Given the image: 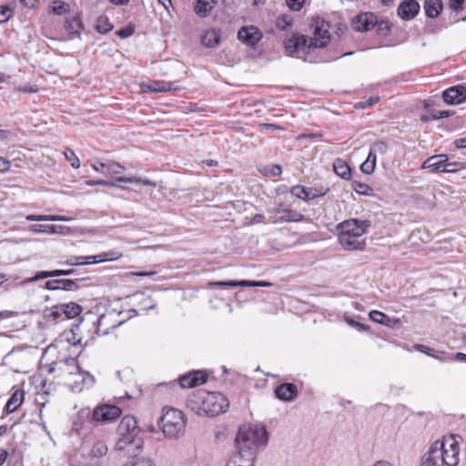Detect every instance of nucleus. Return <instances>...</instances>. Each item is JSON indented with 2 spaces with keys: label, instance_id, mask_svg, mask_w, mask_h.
<instances>
[{
  "label": "nucleus",
  "instance_id": "obj_45",
  "mask_svg": "<svg viewBox=\"0 0 466 466\" xmlns=\"http://www.w3.org/2000/svg\"><path fill=\"white\" fill-rule=\"evenodd\" d=\"M370 149L377 155H385L388 152L389 146L384 141H377L371 145Z\"/></svg>",
  "mask_w": 466,
  "mask_h": 466
},
{
  "label": "nucleus",
  "instance_id": "obj_61",
  "mask_svg": "<svg viewBox=\"0 0 466 466\" xmlns=\"http://www.w3.org/2000/svg\"><path fill=\"white\" fill-rule=\"evenodd\" d=\"M11 167L10 161L5 159V157H0V172H5L9 170Z\"/></svg>",
  "mask_w": 466,
  "mask_h": 466
},
{
  "label": "nucleus",
  "instance_id": "obj_59",
  "mask_svg": "<svg viewBox=\"0 0 466 466\" xmlns=\"http://www.w3.org/2000/svg\"><path fill=\"white\" fill-rule=\"evenodd\" d=\"M458 163L456 162H449V159L446 160V162L444 163V167L446 168L443 172H456L459 168H458Z\"/></svg>",
  "mask_w": 466,
  "mask_h": 466
},
{
  "label": "nucleus",
  "instance_id": "obj_9",
  "mask_svg": "<svg viewBox=\"0 0 466 466\" xmlns=\"http://www.w3.org/2000/svg\"><path fill=\"white\" fill-rule=\"evenodd\" d=\"M284 46L289 55L307 53L310 50L308 46V37L299 33H292L291 35L287 36L284 40Z\"/></svg>",
  "mask_w": 466,
  "mask_h": 466
},
{
  "label": "nucleus",
  "instance_id": "obj_63",
  "mask_svg": "<svg viewBox=\"0 0 466 466\" xmlns=\"http://www.w3.org/2000/svg\"><path fill=\"white\" fill-rule=\"evenodd\" d=\"M81 26V23L80 21L77 19V18H73L69 25H68V27L72 30V31H75V32H77L78 28Z\"/></svg>",
  "mask_w": 466,
  "mask_h": 466
},
{
  "label": "nucleus",
  "instance_id": "obj_43",
  "mask_svg": "<svg viewBox=\"0 0 466 466\" xmlns=\"http://www.w3.org/2000/svg\"><path fill=\"white\" fill-rule=\"evenodd\" d=\"M415 349L419 350L421 353H424L428 356H431L434 359L441 360V354H443L444 352H440L435 350L432 348H430L428 346L422 345V344H416Z\"/></svg>",
  "mask_w": 466,
  "mask_h": 466
},
{
  "label": "nucleus",
  "instance_id": "obj_4",
  "mask_svg": "<svg viewBox=\"0 0 466 466\" xmlns=\"http://www.w3.org/2000/svg\"><path fill=\"white\" fill-rule=\"evenodd\" d=\"M370 226L369 220L349 219L338 226L339 241L344 249L363 250L366 243L360 237Z\"/></svg>",
  "mask_w": 466,
  "mask_h": 466
},
{
  "label": "nucleus",
  "instance_id": "obj_23",
  "mask_svg": "<svg viewBox=\"0 0 466 466\" xmlns=\"http://www.w3.org/2000/svg\"><path fill=\"white\" fill-rule=\"evenodd\" d=\"M448 160L446 155H435L428 157L422 164V168H431L435 172H443L446 168L444 163Z\"/></svg>",
  "mask_w": 466,
  "mask_h": 466
},
{
  "label": "nucleus",
  "instance_id": "obj_8",
  "mask_svg": "<svg viewBox=\"0 0 466 466\" xmlns=\"http://www.w3.org/2000/svg\"><path fill=\"white\" fill-rule=\"evenodd\" d=\"M143 440L140 436L127 434L120 437L116 443V450L126 457H137L142 451Z\"/></svg>",
  "mask_w": 466,
  "mask_h": 466
},
{
  "label": "nucleus",
  "instance_id": "obj_21",
  "mask_svg": "<svg viewBox=\"0 0 466 466\" xmlns=\"http://www.w3.org/2000/svg\"><path fill=\"white\" fill-rule=\"evenodd\" d=\"M74 273H75V269L74 268H70V269H55V270H51V271L43 270V271L37 272L34 277L25 279L22 283L25 285V284L31 283V282H34V281H37L39 279H46V278L60 277V276H69V275H72Z\"/></svg>",
  "mask_w": 466,
  "mask_h": 466
},
{
  "label": "nucleus",
  "instance_id": "obj_49",
  "mask_svg": "<svg viewBox=\"0 0 466 466\" xmlns=\"http://www.w3.org/2000/svg\"><path fill=\"white\" fill-rule=\"evenodd\" d=\"M53 13L58 15L65 14L68 10V5L64 2H55L52 6Z\"/></svg>",
  "mask_w": 466,
  "mask_h": 466
},
{
  "label": "nucleus",
  "instance_id": "obj_53",
  "mask_svg": "<svg viewBox=\"0 0 466 466\" xmlns=\"http://www.w3.org/2000/svg\"><path fill=\"white\" fill-rule=\"evenodd\" d=\"M465 0H450L449 6L454 12L459 13L463 10V4Z\"/></svg>",
  "mask_w": 466,
  "mask_h": 466
},
{
  "label": "nucleus",
  "instance_id": "obj_27",
  "mask_svg": "<svg viewBox=\"0 0 466 466\" xmlns=\"http://www.w3.org/2000/svg\"><path fill=\"white\" fill-rule=\"evenodd\" d=\"M220 41V31L217 29H211L207 31L201 37L202 44L208 48H213L219 44Z\"/></svg>",
  "mask_w": 466,
  "mask_h": 466
},
{
  "label": "nucleus",
  "instance_id": "obj_51",
  "mask_svg": "<svg viewBox=\"0 0 466 466\" xmlns=\"http://www.w3.org/2000/svg\"><path fill=\"white\" fill-rule=\"evenodd\" d=\"M306 0H286L288 7L292 11H299Z\"/></svg>",
  "mask_w": 466,
  "mask_h": 466
},
{
  "label": "nucleus",
  "instance_id": "obj_34",
  "mask_svg": "<svg viewBox=\"0 0 466 466\" xmlns=\"http://www.w3.org/2000/svg\"><path fill=\"white\" fill-rule=\"evenodd\" d=\"M280 214L279 220L286 222H299L304 219V216L291 209H282L279 211Z\"/></svg>",
  "mask_w": 466,
  "mask_h": 466
},
{
  "label": "nucleus",
  "instance_id": "obj_5",
  "mask_svg": "<svg viewBox=\"0 0 466 466\" xmlns=\"http://www.w3.org/2000/svg\"><path fill=\"white\" fill-rule=\"evenodd\" d=\"M186 423L185 415L180 410L172 407L163 408L158 424L166 437L173 439L183 434Z\"/></svg>",
  "mask_w": 466,
  "mask_h": 466
},
{
  "label": "nucleus",
  "instance_id": "obj_10",
  "mask_svg": "<svg viewBox=\"0 0 466 466\" xmlns=\"http://www.w3.org/2000/svg\"><path fill=\"white\" fill-rule=\"evenodd\" d=\"M442 99L448 105H460L466 101V87L458 85L442 92Z\"/></svg>",
  "mask_w": 466,
  "mask_h": 466
},
{
  "label": "nucleus",
  "instance_id": "obj_13",
  "mask_svg": "<svg viewBox=\"0 0 466 466\" xmlns=\"http://www.w3.org/2000/svg\"><path fill=\"white\" fill-rule=\"evenodd\" d=\"M208 380V375L202 370H194L187 374H184L179 378V384L181 388H193L205 383Z\"/></svg>",
  "mask_w": 466,
  "mask_h": 466
},
{
  "label": "nucleus",
  "instance_id": "obj_56",
  "mask_svg": "<svg viewBox=\"0 0 466 466\" xmlns=\"http://www.w3.org/2000/svg\"><path fill=\"white\" fill-rule=\"evenodd\" d=\"M44 288L48 290H57L60 289V284L58 279H51L45 283Z\"/></svg>",
  "mask_w": 466,
  "mask_h": 466
},
{
  "label": "nucleus",
  "instance_id": "obj_42",
  "mask_svg": "<svg viewBox=\"0 0 466 466\" xmlns=\"http://www.w3.org/2000/svg\"><path fill=\"white\" fill-rule=\"evenodd\" d=\"M62 309H63L62 304H59V305H56V306L51 308L46 313V319H51V320L63 319L64 313H63V310H60Z\"/></svg>",
  "mask_w": 466,
  "mask_h": 466
},
{
  "label": "nucleus",
  "instance_id": "obj_30",
  "mask_svg": "<svg viewBox=\"0 0 466 466\" xmlns=\"http://www.w3.org/2000/svg\"><path fill=\"white\" fill-rule=\"evenodd\" d=\"M27 221H71L73 218L66 216L58 215H34L30 214L25 217Z\"/></svg>",
  "mask_w": 466,
  "mask_h": 466
},
{
  "label": "nucleus",
  "instance_id": "obj_57",
  "mask_svg": "<svg viewBox=\"0 0 466 466\" xmlns=\"http://www.w3.org/2000/svg\"><path fill=\"white\" fill-rule=\"evenodd\" d=\"M259 128L261 130L267 129L270 131H279L283 130V127L277 125V124H271V123H263L259 125Z\"/></svg>",
  "mask_w": 466,
  "mask_h": 466
},
{
  "label": "nucleus",
  "instance_id": "obj_48",
  "mask_svg": "<svg viewBox=\"0 0 466 466\" xmlns=\"http://www.w3.org/2000/svg\"><path fill=\"white\" fill-rule=\"evenodd\" d=\"M454 114V111L450 110H441V111H434L430 114V117L431 120H440L442 118L449 117Z\"/></svg>",
  "mask_w": 466,
  "mask_h": 466
},
{
  "label": "nucleus",
  "instance_id": "obj_62",
  "mask_svg": "<svg viewBox=\"0 0 466 466\" xmlns=\"http://www.w3.org/2000/svg\"><path fill=\"white\" fill-rule=\"evenodd\" d=\"M144 301L146 302L142 308L144 310L152 309L156 307V303L152 301L150 297L144 298Z\"/></svg>",
  "mask_w": 466,
  "mask_h": 466
},
{
  "label": "nucleus",
  "instance_id": "obj_41",
  "mask_svg": "<svg viewBox=\"0 0 466 466\" xmlns=\"http://www.w3.org/2000/svg\"><path fill=\"white\" fill-rule=\"evenodd\" d=\"M293 24V18L289 15H283L277 18L276 26L278 29L284 31L291 27Z\"/></svg>",
  "mask_w": 466,
  "mask_h": 466
},
{
  "label": "nucleus",
  "instance_id": "obj_6",
  "mask_svg": "<svg viewBox=\"0 0 466 466\" xmlns=\"http://www.w3.org/2000/svg\"><path fill=\"white\" fill-rule=\"evenodd\" d=\"M313 35L308 39L309 49L323 48L330 41L329 25L319 18H315L311 23Z\"/></svg>",
  "mask_w": 466,
  "mask_h": 466
},
{
  "label": "nucleus",
  "instance_id": "obj_38",
  "mask_svg": "<svg viewBox=\"0 0 466 466\" xmlns=\"http://www.w3.org/2000/svg\"><path fill=\"white\" fill-rule=\"evenodd\" d=\"M107 446L105 441H96L91 450V455L95 458H100L106 454Z\"/></svg>",
  "mask_w": 466,
  "mask_h": 466
},
{
  "label": "nucleus",
  "instance_id": "obj_15",
  "mask_svg": "<svg viewBox=\"0 0 466 466\" xmlns=\"http://www.w3.org/2000/svg\"><path fill=\"white\" fill-rule=\"evenodd\" d=\"M420 11V5L416 0L402 1L397 10L398 15L403 20L413 19Z\"/></svg>",
  "mask_w": 466,
  "mask_h": 466
},
{
  "label": "nucleus",
  "instance_id": "obj_36",
  "mask_svg": "<svg viewBox=\"0 0 466 466\" xmlns=\"http://www.w3.org/2000/svg\"><path fill=\"white\" fill-rule=\"evenodd\" d=\"M370 318L372 321L390 327L391 323L390 318L386 314L379 310H371L370 312Z\"/></svg>",
  "mask_w": 466,
  "mask_h": 466
},
{
  "label": "nucleus",
  "instance_id": "obj_22",
  "mask_svg": "<svg viewBox=\"0 0 466 466\" xmlns=\"http://www.w3.org/2000/svg\"><path fill=\"white\" fill-rule=\"evenodd\" d=\"M29 230L33 233H50V234H62L66 235L70 233V228L66 226L58 225H44L35 224L29 227Z\"/></svg>",
  "mask_w": 466,
  "mask_h": 466
},
{
  "label": "nucleus",
  "instance_id": "obj_33",
  "mask_svg": "<svg viewBox=\"0 0 466 466\" xmlns=\"http://www.w3.org/2000/svg\"><path fill=\"white\" fill-rule=\"evenodd\" d=\"M290 193L292 196L309 201L310 199L316 198V194H311V191H309L305 187L297 185L290 188Z\"/></svg>",
  "mask_w": 466,
  "mask_h": 466
},
{
  "label": "nucleus",
  "instance_id": "obj_18",
  "mask_svg": "<svg viewBox=\"0 0 466 466\" xmlns=\"http://www.w3.org/2000/svg\"><path fill=\"white\" fill-rule=\"evenodd\" d=\"M118 432L121 437L127 434L139 436L140 431L136 419L133 416L124 417L118 425Z\"/></svg>",
  "mask_w": 466,
  "mask_h": 466
},
{
  "label": "nucleus",
  "instance_id": "obj_58",
  "mask_svg": "<svg viewBox=\"0 0 466 466\" xmlns=\"http://www.w3.org/2000/svg\"><path fill=\"white\" fill-rule=\"evenodd\" d=\"M346 322L350 325L351 327H354L360 330H367L368 327L359 321H356L350 318H346Z\"/></svg>",
  "mask_w": 466,
  "mask_h": 466
},
{
  "label": "nucleus",
  "instance_id": "obj_35",
  "mask_svg": "<svg viewBox=\"0 0 466 466\" xmlns=\"http://www.w3.org/2000/svg\"><path fill=\"white\" fill-rule=\"evenodd\" d=\"M116 181L122 182V183L142 184L144 186H148V187H157L156 182L147 179V178H141L139 177H116Z\"/></svg>",
  "mask_w": 466,
  "mask_h": 466
},
{
  "label": "nucleus",
  "instance_id": "obj_3",
  "mask_svg": "<svg viewBox=\"0 0 466 466\" xmlns=\"http://www.w3.org/2000/svg\"><path fill=\"white\" fill-rule=\"evenodd\" d=\"M229 402L222 393L199 390L187 400V407L199 416L214 417L227 411Z\"/></svg>",
  "mask_w": 466,
  "mask_h": 466
},
{
  "label": "nucleus",
  "instance_id": "obj_54",
  "mask_svg": "<svg viewBox=\"0 0 466 466\" xmlns=\"http://www.w3.org/2000/svg\"><path fill=\"white\" fill-rule=\"evenodd\" d=\"M135 32V29L133 26H127V27H124V28H121L119 29L117 32H116V35L120 37V38H127V37H129L131 36Z\"/></svg>",
  "mask_w": 466,
  "mask_h": 466
},
{
  "label": "nucleus",
  "instance_id": "obj_47",
  "mask_svg": "<svg viewBox=\"0 0 466 466\" xmlns=\"http://www.w3.org/2000/svg\"><path fill=\"white\" fill-rule=\"evenodd\" d=\"M60 289L63 290H76L77 289V280L73 279H58Z\"/></svg>",
  "mask_w": 466,
  "mask_h": 466
},
{
  "label": "nucleus",
  "instance_id": "obj_55",
  "mask_svg": "<svg viewBox=\"0 0 466 466\" xmlns=\"http://www.w3.org/2000/svg\"><path fill=\"white\" fill-rule=\"evenodd\" d=\"M376 166L373 163H370V161H364L361 166L360 169L363 173L367 175H370L374 172Z\"/></svg>",
  "mask_w": 466,
  "mask_h": 466
},
{
  "label": "nucleus",
  "instance_id": "obj_37",
  "mask_svg": "<svg viewBox=\"0 0 466 466\" xmlns=\"http://www.w3.org/2000/svg\"><path fill=\"white\" fill-rule=\"evenodd\" d=\"M62 342H67L68 344L72 346H76L81 342V338H76L75 332L71 329L68 331L63 332L60 337L59 340Z\"/></svg>",
  "mask_w": 466,
  "mask_h": 466
},
{
  "label": "nucleus",
  "instance_id": "obj_12",
  "mask_svg": "<svg viewBox=\"0 0 466 466\" xmlns=\"http://www.w3.org/2000/svg\"><path fill=\"white\" fill-rule=\"evenodd\" d=\"M377 24V16L373 13H362L352 19V28L358 32L369 31Z\"/></svg>",
  "mask_w": 466,
  "mask_h": 466
},
{
  "label": "nucleus",
  "instance_id": "obj_2",
  "mask_svg": "<svg viewBox=\"0 0 466 466\" xmlns=\"http://www.w3.org/2000/svg\"><path fill=\"white\" fill-rule=\"evenodd\" d=\"M460 446L453 435L434 441L425 454L420 466H457Z\"/></svg>",
  "mask_w": 466,
  "mask_h": 466
},
{
  "label": "nucleus",
  "instance_id": "obj_26",
  "mask_svg": "<svg viewBox=\"0 0 466 466\" xmlns=\"http://www.w3.org/2000/svg\"><path fill=\"white\" fill-rule=\"evenodd\" d=\"M442 6L441 0H425L423 7L428 17L436 18L440 15Z\"/></svg>",
  "mask_w": 466,
  "mask_h": 466
},
{
  "label": "nucleus",
  "instance_id": "obj_40",
  "mask_svg": "<svg viewBox=\"0 0 466 466\" xmlns=\"http://www.w3.org/2000/svg\"><path fill=\"white\" fill-rule=\"evenodd\" d=\"M96 28L100 34H106L113 29V25L106 17L100 16L96 20Z\"/></svg>",
  "mask_w": 466,
  "mask_h": 466
},
{
  "label": "nucleus",
  "instance_id": "obj_64",
  "mask_svg": "<svg viewBox=\"0 0 466 466\" xmlns=\"http://www.w3.org/2000/svg\"><path fill=\"white\" fill-rule=\"evenodd\" d=\"M457 148H466V137H461L454 141Z\"/></svg>",
  "mask_w": 466,
  "mask_h": 466
},
{
  "label": "nucleus",
  "instance_id": "obj_39",
  "mask_svg": "<svg viewBox=\"0 0 466 466\" xmlns=\"http://www.w3.org/2000/svg\"><path fill=\"white\" fill-rule=\"evenodd\" d=\"M352 188L360 195L371 196L373 195V189L367 184L359 181H353Z\"/></svg>",
  "mask_w": 466,
  "mask_h": 466
},
{
  "label": "nucleus",
  "instance_id": "obj_16",
  "mask_svg": "<svg viewBox=\"0 0 466 466\" xmlns=\"http://www.w3.org/2000/svg\"><path fill=\"white\" fill-rule=\"evenodd\" d=\"M209 286L214 287H269L271 283L266 281H252V280H229V281H213L208 283Z\"/></svg>",
  "mask_w": 466,
  "mask_h": 466
},
{
  "label": "nucleus",
  "instance_id": "obj_1",
  "mask_svg": "<svg viewBox=\"0 0 466 466\" xmlns=\"http://www.w3.org/2000/svg\"><path fill=\"white\" fill-rule=\"evenodd\" d=\"M264 426L243 425L235 439L236 451L227 462V466H254L257 452L268 443Z\"/></svg>",
  "mask_w": 466,
  "mask_h": 466
},
{
  "label": "nucleus",
  "instance_id": "obj_24",
  "mask_svg": "<svg viewBox=\"0 0 466 466\" xmlns=\"http://www.w3.org/2000/svg\"><path fill=\"white\" fill-rule=\"evenodd\" d=\"M142 88L145 92H167L178 89L175 83L166 81H155L150 85H143Z\"/></svg>",
  "mask_w": 466,
  "mask_h": 466
},
{
  "label": "nucleus",
  "instance_id": "obj_31",
  "mask_svg": "<svg viewBox=\"0 0 466 466\" xmlns=\"http://www.w3.org/2000/svg\"><path fill=\"white\" fill-rule=\"evenodd\" d=\"M334 172L343 179L350 178V167L342 159L337 158L333 163Z\"/></svg>",
  "mask_w": 466,
  "mask_h": 466
},
{
  "label": "nucleus",
  "instance_id": "obj_28",
  "mask_svg": "<svg viewBox=\"0 0 466 466\" xmlns=\"http://www.w3.org/2000/svg\"><path fill=\"white\" fill-rule=\"evenodd\" d=\"M216 0H197L195 5V12L201 17H206L208 13L215 7Z\"/></svg>",
  "mask_w": 466,
  "mask_h": 466
},
{
  "label": "nucleus",
  "instance_id": "obj_7",
  "mask_svg": "<svg viewBox=\"0 0 466 466\" xmlns=\"http://www.w3.org/2000/svg\"><path fill=\"white\" fill-rule=\"evenodd\" d=\"M122 257V254L117 251L103 252L94 256H71L66 260V265L78 266V265H91L106 261H114Z\"/></svg>",
  "mask_w": 466,
  "mask_h": 466
},
{
  "label": "nucleus",
  "instance_id": "obj_11",
  "mask_svg": "<svg viewBox=\"0 0 466 466\" xmlns=\"http://www.w3.org/2000/svg\"><path fill=\"white\" fill-rule=\"evenodd\" d=\"M122 411L115 405H104L97 407L93 411V419L96 421H110L120 417Z\"/></svg>",
  "mask_w": 466,
  "mask_h": 466
},
{
  "label": "nucleus",
  "instance_id": "obj_44",
  "mask_svg": "<svg viewBox=\"0 0 466 466\" xmlns=\"http://www.w3.org/2000/svg\"><path fill=\"white\" fill-rule=\"evenodd\" d=\"M64 155L66 160L70 162L73 168H78L80 167V160L72 149L66 148Z\"/></svg>",
  "mask_w": 466,
  "mask_h": 466
},
{
  "label": "nucleus",
  "instance_id": "obj_60",
  "mask_svg": "<svg viewBox=\"0 0 466 466\" xmlns=\"http://www.w3.org/2000/svg\"><path fill=\"white\" fill-rule=\"evenodd\" d=\"M378 101H379V97L378 96L370 97L369 100H367L365 102H360L359 104V107L360 108H365L367 106H371L375 105L376 103H378Z\"/></svg>",
  "mask_w": 466,
  "mask_h": 466
},
{
  "label": "nucleus",
  "instance_id": "obj_52",
  "mask_svg": "<svg viewBox=\"0 0 466 466\" xmlns=\"http://www.w3.org/2000/svg\"><path fill=\"white\" fill-rule=\"evenodd\" d=\"M124 466H155V464L153 461L142 458L135 461L127 462Z\"/></svg>",
  "mask_w": 466,
  "mask_h": 466
},
{
  "label": "nucleus",
  "instance_id": "obj_32",
  "mask_svg": "<svg viewBox=\"0 0 466 466\" xmlns=\"http://www.w3.org/2000/svg\"><path fill=\"white\" fill-rule=\"evenodd\" d=\"M100 166L106 167L104 175L107 177L121 175L126 169L124 166L115 161H107L105 164H100Z\"/></svg>",
  "mask_w": 466,
  "mask_h": 466
},
{
  "label": "nucleus",
  "instance_id": "obj_25",
  "mask_svg": "<svg viewBox=\"0 0 466 466\" xmlns=\"http://www.w3.org/2000/svg\"><path fill=\"white\" fill-rule=\"evenodd\" d=\"M25 393L21 390H15L5 404L7 413L15 412L23 403Z\"/></svg>",
  "mask_w": 466,
  "mask_h": 466
},
{
  "label": "nucleus",
  "instance_id": "obj_50",
  "mask_svg": "<svg viewBox=\"0 0 466 466\" xmlns=\"http://www.w3.org/2000/svg\"><path fill=\"white\" fill-rule=\"evenodd\" d=\"M116 180L115 181H109V180H103V179H97V180H87L86 181V185L87 186H104V187H114L116 186Z\"/></svg>",
  "mask_w": 466,
  "mask_h": 466
},
{
  "label": "nucleus",
  "instance_id": "obj_29",
  "mask_svg": "<svg viewBox=\"0 0 466 466\" xmlns=\"http://www.w3.org/2000/svg\"><path fill=\"white\" fill-rule=\"evenodd\" d=\"M64 313L63 319H71L79 316L82 312V307L75 302L62 304Z\"/></svg>",
  "mask_w": 466,
  "mask_h": 466
},
{
  "label": "nucleus",
  "instance_id": "obj_17",
  "mask_svg": "<svg viewBox=\"0 0 466 466\" xmlns=\"http://www.w3.org/2000/svg\"><path fill=\"white\" fill-rule=\"evenodd\" d=\"M56 369L69 375L76 374L79 370L76 360L75 358H66L59 361L54 362L50 367L49 371L54 372Z\"/></svg>",
  "mask_w": 466,
  "mask_h": 466
},
{
  "label": "nucleus",
  "instance_id": "obj_19",
  "mask_svg": "<svg viewBox=\"0 0 466 466\" xmlns=\"http://www.w3.org/2000/svg\"><path fill=\"white\" fill-rule=\"evenodd\" d=\"M113 314L101 315L97 320L96 332L99 335H106L109 332V329H115L125 322V320L113 321Z\"/></svg>",
  "mask_w": 466,
  "mask_h": 466
},
{
  "label": "nucleus",
  "instance_id": "obj_46",
  "mask_svg": "<svg viewBox=\"0 0 466 466\" xmlns=\"http://www.w3.org/2000/svg\"><path fill=\"white\" fill-rule=\"evenodd\" d=\"M14 11L7 5L0 6V24L7 22L13 16Z\"/></svg>",
  "mask_w": 466,
  "mask_h": 466
},
{
  "label": "nucleus",
  "instance_id": "obj_20",
  "mask_svg": "<svg viewBox=\"0 0 466 466\" xmlns=\"http://www.w3.org/2000/svg\"><path fill=\"white\" fill-rule=\"evenodd\" d=\"M275 395L284 401H291L298 396L297 386L293 383H282L275 389Z\"/></svg>",
  "mask_w": 466,
  "mask_h": 466
},
{
  "label": "nucleus",
  "instance_id": "obj_14",
  "mask_svg": "<svg viewBox=\"0 0 466 466\" xmlns=\"http://www.w3.org/2000/svg\"><path fill=\"white\" fill-rule=\"evenodd\" d=\"M240 41L249 46H255L262 38L261 32L255 26H244L238 33Z\"/></svg>",
  "mask_w": 466,
  "mask_h": 466
}]
</instances>
